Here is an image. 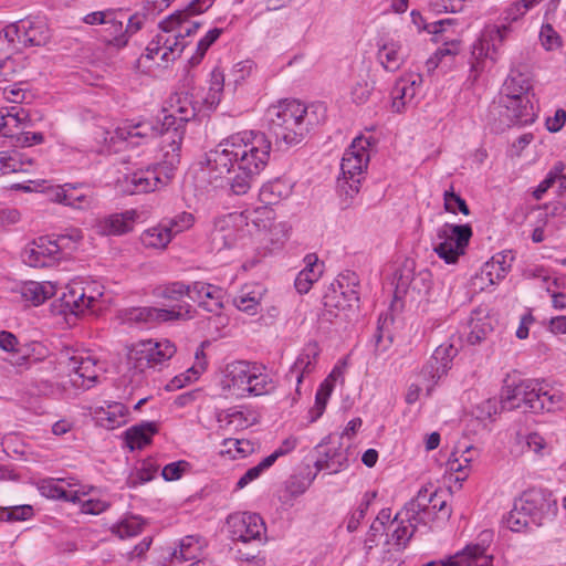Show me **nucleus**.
I'll return each instance as SVG.
<instances>
[{"instance_id":"0eeeda50","label":"nucleus","mask_w":566,"mask_h":566,"mask_svg":"<svg viewBox=\"0 0 566 566\" xmlns=\"http://www.w3.org/2000/svg\"><path fill=\"white\" fill-rule=\"evenodd\" d=\"M472 234V228L469 223L452 224L447 222L437 229L436 237L432 239L433 251L446 263L454 264L460 255L465 253Z\"/></svg>"},{"instance_id":"2eb2a0df","label":"nucleus","mask_w":566,"mask_h":566,"mask_svg":"<svg viewBox=\"0 0 566 566\" xmlns=\"http://www.w3.org/2000/svg\"><path fill=\"white\" fill-rule=\"evenodd\" d=\"M458 25L455 19H443L428 23L424 25V30L436 36V41H443V46L439 48L433 57L427 61L428 71H431L439 66L438 61L449 55H455L459 52L460 42L455 39L444 36V33L449 32L453 27Z\"/></svg>"},{"instance_id":"e2e57ef3","label":"nucleus","mask_w":566,"mask_h":566,"mask_svg":"<svg viewBox=\"0 0 566 566\" xmlns=\"http://www.w3.org/2000/svg\"><path fill=\"white\" fill-rule=\"evenodd\" d=\"M161 43V46L165 50L161 53V60L164 61H168L170 55H172V59H175V52L180 54L186 48V43L181 41L179 34L167 38L163 36Z\"/></svg>"},{"instance_id":"09e8293b","label":"nucleus","mask_w":566,"mask_h":566,"mask_svg":"<svg viewBox=\"0 0 566 566\" xmlns=\"http://www.w3.org/2000/svg\"><path fill=\"white\" fill-rule=\"evenodd\" d=\"M158 467L151 460H145L142 462L140 468L128 475L126 485L130 489H135L140 484L149 482L154 479Z\"/></svg>"},{"instance_id":"5fc2aeb1","label":"nucleus","mask_w":566,"mask_h":566,"mask_svg":"<svg viewBox=\"0 0 566 566\" xmlns=\"http://www.w3.org/2000/svg\"><path fill=\"white\" fill-rule=\"evenodd\" d=\"M376 496H377V492H375V491L367 492L364 494V497H363L359 506L349 516V518L347 521V531L349 533H353L358 528L360 521L364 520L369 506L371 505V503L376 499Z\"/></svg>"},{"instance_id":"a878e982","label":"nucleus","mask_w":566,"mask_h":566,"mask_svg":"<svg viewBox=\"0 0 566 566\" xmlns=\"http://www.w3.org/2000/svg\"><path fill=\"white\" fill-rule=\"evenodd\" d=\"M133 214V211H127L99 219L95 224V231L101 235L124 234L132 230Z\"/></svg>"},{"instance_id":"338daca9","label":"nucleus","mask_w":566,"mask_h":566,"mask_svg":"<svg viewBox=\"0 0 566 566\" xmlns=\"http://www.w3.org/2000/svg\"><path fill=\"white\" fill-rule=\"evenodd\" d=\"M430 507V522L436 518L448 520L451 516V510L448 507L446 499L437 490Z\"/></svg>"},{"instance_id":"bf43d9fd","label":"nucleus","mask_w":566,"mask_h":566,"mask_svg":"<svg viewBox=\"0 0 566 566\" xmlns=\"http://www.w3.org/2000/svg\"><path fill=\"white\" fill-rule=\"evenodd\" d=\"M203 368L190 367L185 373L175 376L167 385L168 391H174L184 388L187 384H190L198 379Z\"/></svg>"},{"instance_id":"0e129e2a","label":"nucleus","mask_w":566,"mask_h":566,"mask_svg":"<svg viewBox=\"0 0 566 566\" xmlns=\"http://www.w3.org/2000/svg\"><path fill=\"white\" fill-rule=\"evenodd\" d=\"M124 10L123 9H106V10H102V11H94V12H90L87 14H85L83 18H82V21L85 23V24H88V25H106L107 22L109 21L108 19H111V15H114V13H123Z\"/></svg>"},{"instance_id":"f704fd0d","label":"nucleus","mask_w":566,"mask_h":566,"mask_svg":"<svg viewBox=\"0 0 566 566\" xmlns=\"http://www.w3.org/2000/svg\"><path fill=\"white\" fill-rule=\"evenodd\" d=\"M481 312H475L470 319V333L468 335V343L470 345H478L482 340L488 339L494 331V319L489 315L480 316Z\"/></svg>"},{"instance_id":"9d476101","label":"nucleus","mask_w":566,"mask_h":566,"mask_svg":"<svg viewBox=\"0 0 566 566\" xmlns=\"http://www.w3.org/2000/svg\"><path fill=\"white\" fill-rule=\"evenodd\" d=\"M195 308L189 303H179L170 308L157 307H134L127 311V319L136 323H163L169 321L190 319L193 317Z\"/></svg>"},{"instance_id":"4be33fe9","label":"nucleus","mask_w":566,"mask_h":566,"mask_svg":"<svg viewBox=\"0 0 566 566\" xmlns=\"http://www.w3.org/2000/svg\"><path fill=\"white\" fill-rule=\"evenodd\" d=\"M32 122L27 109L20 106H11L3 111V122H1L2 136L13 138L20 132L31 127Z\"/></svg>"},{"instance_id":"e433bc0d","label":"nucleus","mask_w":566,"mask_h":566,"mask_svg":"<svg viewBox=\"0 0 566 566\" xmlns=\"http://www.w3.org/2000/svg\"><path fill=\"white\" fill-rule=\"evenodd\" d=\"M41 494L48 499L62 500L65 502H82L77 491L66 490L59 481L53 479L43 480L39 486Z\"/></svg>"},{"instance_id":"052dcab7","label":"nucleus","mask_w":566,"mask_h":566,"mask_svg":"<svg viewBox=\"0 0 566 566\" xmlns=\"http://www.w3.org/2000/svg\"><path fill=\"white\" fill-rule=\"evenodd\" d=\"M273 465V458H264L259 464L247 470V472L237 482V489H243L250 482L258 479L261 473Z\"/></svg>"},{"instance_id":"c03bdc74","label":"nucleus","mask_w":566,"mask_h":566,"mask_svg":"<svg viewBox=\"0 0 566 566\" xmlns=\"http://www.w3.org/2000/svg\"><path fill=\"white\" fill-rule=\"evenodd\" d=\"M377 57L386 71H397L403 60L400 46L395 43L382 45L378 51Z\"/></svg>"},{"instance_id":"5701e85b","label":"nucleus","mask_w":566,"mask_h":566,"mask_svg":"<svg viewBox=\"0 0 566 566\" xmlns=\"http://www.w3.org/2000/svg\"><path fill=\"white\" fill-rule=\"evenodd\" d=\"M319 349L316 343H310L303 352L298 355L295 363L290 368L286 377L292 380L295 379L297 385L302 382L305 375L311 374L315 369L316 359Z\"/></svg>"},{"instance_id":"3c124183","label":"nucleus","mask_w":566,"mask_h":566,"mask_svg":"<svg viewBox=\"0 0 566 566\" xmlns=\"http://www.w3.org/2000/svg\"><path fill=\"white\" fill-rule=\"evenodd\" d=\"M221 33L222 29L213 28L197 43L196 53L188 60L191 67L199 65L208 49L218 40Z\"/></svg>"},{"instance_id":"aec40b11","label":"nucleus","mask_w":566,"mask_h":566,"mask_svg":"<svg viewBox=\"0 0 566 566\" xmlns=\"http://www.w3.org/2000/svg\"><path fill=\"white\" fill-rule=\"evenodd\" d=\"M224 294L220 286L205 282H193L190 300L198 302L199 306L209 313H219L223 307Z\"/></svg>"},{"instance_id":"69168bd1","label":"nucleus","mask_w":566,"mask_h":566,"mask_svg":"<svg viewBox=\"0 0 566 566\" xmlns=\"http://www.w3.org/2000/svg\"><path fill=\"white\" fill-rule=\"evenodd\" d=\"M518 443H524L527 447L528 451H533L535 454L542 455V451L546 447L545 439L538 434L537 432H531L528 434L522 436L517 434Z\"/></svg>"},{"instance_id":"c9c22d12","label":"nucleus","mask_w":566,"mask_h":566,"mask_svg":"<svg viewBox=\"0 0 566 566\" xmlns=\"http://www.w3.org/2000/svg\"><path fill=\"white\" fill-rule=\"evenodd\" d=\"M415 96V80L410 81L407 77H399L391 90L394 112L401 113Z\"/></svg>"},{"instance_id":"c756f323","label":"nucleus","mask_w":566,"mask_h":566,"mask_svg":"<svg viewBox=\"0 0 566 566\" xmlns=\"http://www.w3.org/2000/svg\"><path fill=\"white\" fill-rule=\"evenodd\" d=\"M306 265L297 274L294 286L300 294L307 293L313 283L316 282L322 275V266L317 263V256L315 254H308L304 259Z\"/></svg>"},{"instance_id":"f8f14e48","label":"nucleus","mask_w":566,"mask_h":566,"mask_svg":"<svg viewBox=\"0 0 566 566\" xmlns=\"http://www.w3.org/2000/svg\"><path fill=\"white\" fill-rule=\"evenodd\" d=\"M539 382L533 380H523L520 384L503 388L501 394V410H515L524 408L525 411L533 412L534 399L537 398Z\"/></svg>"},{"instance_id":"dca6fc26","label":"nucleus","mask_w":566,"mask_h":566,"mask_svg":"<svg viewBox=\"0 0 566 566\" xmlns=\"http://www.w3.org/2000/svg\"><path fill=\"white\" fill-rule=\"evenodd\" d=\"M59 364L64 365L70 373H73L72 382L75 386L88 388L90 384L97 379L96 363L91 357H83L76 355L74 350L66 349L61 353Z\"/></svg>"},{"instance_id":"20e7f679","label":"nucleus","mask_w":566,"mask_h":566,"mask_svg":"<svg viewBox=\"0 0 566 566\" xmlns=\"http://www.w3.org/2000/svg\"><path fill=\"white\" fill-rule=\"evenodd\" d=\"M556 500L545 490L531 489L514 500L513 506L504 517L512 532H523L539 527L557 513Z\"/></svg>"},{"instance_id":"9b49d317","label":"nucleus","mask_w":566,"mask_h":566,"mask_svg":"<svg viewBox=\"0 0 566 566\" xmlns=\"http://www.w3.org/2000/svg\"><path fill=\"white\" fill-rule=\"evenodd\" d=\"M227 526L231 539L243 544L261 543L266 530L262 517L255 513L232 514L227 518Z\"/></svg>"},{"instance_id":"b1692460","label":"nucleus","mask_w":566,"mask_h":566,"mask_svg":"<svg viewBox=\"0 0 566 566\" xmlns=\"http://www.w3.org/2000/svg\"><path fill=\"white\" fill-rule=\"evenodd\" d=\"M128 409L122 402H109L106 407L94 409V417L97 423L108 430L120 427L126 423Z\"/></svg>"},{"instance_id":"cd10ccee","label":"nucleus","mask_w":566,"mask_h":566,"mask_svg":"<svg viewBox=\"0 0 566 566\" xmlns=\"http://www.w3.org/2000/svg\"><path fill=\"white\" fill-rule=\"evenodd\" d=\"M158 428L155 422H142L125 431V442L130 451L143 449L151 442V437L157 433Z\"/></svg>"},{"instance_id":"ddd939ff","label":"nucleus","mask_w":566,"mask_h":566,"mask_svg":"<svg viewBox=\"0 0 566 566\" xmlns=\"http://www.w3.org/2000/svg\"><path fill=\"white\" fill-rule=\"evenodd\" d=\"M436 496V490L432 486H422L417 495L405 504L400 512L397 513L394 521L401 518V523H419L428 525L430 523V506Z\"/></svg>"},{"instance_id":"a19ab883","label":"nucleus","mask_w":566,"mask_h":566,"mask_svg":"<svg viewBox=\"0 0 566 566\" xmlns=\"http://www.w3.org/2000/svg\"><path fill=\"white\" fill-rule=\"evenodd\" d=\"M274 388L275 382L273 378L260 367L255 366L254 373L252 374L247 387V392L254 396H261L270 394Z\"/></svg>"},{"instance_id":"39448f33","label":"nucleus","mask_w":566,"mask_h":566,"mask_svg":"<svg viewBox=\"0 0 566 566\" xmlns=\"http://www.w3.org/2000/svg\"><path fill=\"white\" fill-rule=\"evenodd\" d=\"M359 279L353 271L340 273L327 287L323 295L324 310L322 319L333 322L338 317V312L344 313L345 318L359 308Z\"/></svg>"},{"instance_id":"393cba45","label":"nucleus","mask_w":566,"mask_h":566,"mask_svg":"<svg viewBox=\"0 0 566 566\" xmlns=\"http://www.w3.org/2000/svg\"><path fill=\"white\" fill-rule=\"evenodd\" d=\"M325 438L317 447L316 450L321 457L315 461L314 465L317 471L328 470L329 473H337L347 465V455L340 448H328L321 450L327 443Z\"/></svg>"},{"instance_id":"4468645a","label":"nucleus","mask_w":566,"mask_h":566,"mask_svg":"<svg viewBox=\"0 0 566 566\" xmlns=\"http://www.w3.org/2000/svg\"><path fill=\"white\" fill-rule=\"evenodd\" d=\"M492 541V532L483 531L479 535V542L469 544L462 552L449 558V565L444 566H493V556L485 555Z\"/></svg>"},{"instance_id":"ea45409f","label":"nucleus","mask_w":566,"mask_h":566,"mask_svg":"<svg viewBox=\"0 0 566 566\" xmlns=\"http://www.w3.org/2000/svg\"><path fill=\"white\" fill-rule=\"evenodd\" d=\"M202 555L201 538L197 536H186L180 541L179 549L175 551L172 556L180 560H200Z\"/></svg>"},{"instance_id":"a18cd8bd","label":"nucleus","mask_w":566,"mask_h":566,"mask_svg":"<svg viewBox=\"0 0 566 566\" xmlns=\"http://www.w3.org/2000/svg\"><path fill=\"white\" fill-rule=\"evenodd\" d=\"M157 297H163L169 301H180L184 296H192V284H185L182 282H171L159 285L155 290Z\"/></svg>"},{"instance_id":"1a4fd4ad","label":"nucleus","mask_w":566,"mask_h":566,"mask_svg":"<svg viewBox=\"0 0 566 566\" xmlns=\"http://www.w3.org/2000/svg\"><path fill=\"white\" fill-rule=\"evenodd\" d=\"M457 354L458 349L452 344H442L434 349L420 373L427 395H431L438 381L447 375Z\"/></svg>"},{"instance_id":"49530a36","label":"nucleus","mask_w":566,"mask_h":566,"mask_svg":"<svg viewBox=\"0 0 566 566\" xmlns=\"http://www.w3.org/2000/svg\"><path fill=\"white\" fill-rule=\"evenodd\" d=\"M145 521L137 515H130L112 527V532L119 538H129L142 533Z\"/></svg>"},{"instance_id":"37998d69","label":"nucleus","mask_w":566,"mask_h":566,"mask_svg":"<svg viewBox=\"0 0 566 566\" xmlns=\"http://www.w3.org/2000/svg\"><path fill=\"white\" fill-rule=\"evenodd\" d=\"M171 239L172 234L169 230V227H167L164 221L157 227L146 230L142 235L143 243L146 247L157 249L165 248L171 241Z\"/></svg>"},{"instance_id":"f3484780","label":"nucleus","mask_w":566,"mask_h":566,"mask_svg":"<svg viewBox=\"0 0 566 566\" xmlns=\"http://www.w3.org/2000/svg\"><path fill=\"white\" fill-rule=\"evenodd\" d=\"M59 258V247L53 243L50 235L33 240L22 252L23 262L33 268L51 266Z\"/></svg>"},{"instance_id":"4d7b16f0","label":"nucleus","mask_w":566,"mask_h":566,"mask_svg":"<svg viewBox=\"0 0 566 566\" xmlns=\"http://www.w3.org/2000/svg\"><path fill=\"white\" fill-rule=\"evenodd\" d=\"M23 166L24 161L22 160V155L20 153H0V171L2 175L23 171Z\"/></svg>"},{"instance_id":"f03ea898","label":"nucleus","mask_w":566,"mask_h":566,"mask_svg":"<svg viewBox=\"0 0 566 566\" xmlns=\"http://www.w3.org/2000/svg\"><path fill=\"white\" fill-rule=\"evenodd\" d=\"M163 113L165 115L160 123L146 119L127 120L123 126L117 127L109 137L112 143L127 142L132 146H139L161 136L163 161L127 175L126 182L130 186V193H147L167 186L180 163L179 151L186 133V124L195 119L197 115L192 96L185 92L174 93L166 101Z\"/></svg>"},{"instance_id":"473e14b6","label":"nucleus","mask_w":566,"mask_h":566,"mask_svg":"<svg viewBox=\"0 0 566 566\" xmlns=\"http://www.w3.org/2000/svg\"><path fill=\"white\" fill-rule=\"evenodd\" d=\"M193 13H190L188 11V7L185 11H177L169 17H167L165 20H163L159 23V28L166 32L169 33L175 30L176 27L180 28V31L178 32L181 41L184 42L186 36H190L195 34L198 29L201 27L200 22L193 21L189 23V25H184V22H186L187 15H192Z\"/></svg>"},{"instance_id":"603ef678","label":"nucleus","mask_w":566,"mask_h":566,"mask_svg":"<svg viewBox=\"0 0 566 566\" xmlns=\"http://www.w3.org/2000/svg\"><path fill=\"white\" fill-rule=\"evenodd\" d=\"M334 385L325 379L318 387L315 395V406L311 410V421H316L325 411L328 398L333 391Z\"/></svg>"},{"instance_id":"412c9836","label":"nucleus","mask_w":566,"mask_h":566,"mask_svg":"<svg viewBox=\"0 0 566 566\" xmlns=\"http://www.w3.org/2000/svg\"><path fill=\"white\" fill-rule=\"evenodd\" d=\"M369 163V155H344L340 163V170L344 176L345 182L349 187V190H346L347 195L353 196L354 193H358L360 176L364 170L367 168Z\"/></svg>"},{"instance_id":"423d86ee","label":"nucleus","mask_w":566,"mask_h":566,"mask_svg":"<svg viewBox=\"0 0 566 566\" xmlns=\"http://www.w3.org/2000/svg\"><path fill=\"white\" fill-rule=\"evenodd\" d=\"M3 38L12 48L42 46L51 39L48 20L44 15H28L6 25L0 30Z\"/></svg>"},{"instance_id":"774afa93","label":"nucleus","mask_w":566,"mask_h":566,"mask_svg":"<svg viewBox=\"0 0 566 566\" xmlns=\"http://www.w3.org/2000/svg\"><path fill=\"white\" fill-rule=\"evenodd\" d=\"M539 39L546 50H554L560 46L562 41L559 34L551 24H543L539 32Z\"/></svg>"},{"instance_id":"4c0bfd02","label":"nucleus","mask_w":566,"mask_h":566,"mask_svg":"<svg viewBox=\"0 0 566 566\" xmlns=\"http://www.w3.org/2000/svg\"><path fill=\"white\" fill-rule=\"evenodd\" d=\"M537 398L534 399L533 412L538 413L543 411L552 412L560 408L562 394L556 389H544L539 384L537 389Z\"/></svg>"},{"instance_id":"72a5a7b5","label":"nucleus","mask_w":566,"mask_h":566,"mask_svg":"<svg viewBox=\"0 0 566 566\" xmlns=\"http://www.w3.org/2000/svg\"><path fill=\"white\" fill-rule=\"evenodd\" d=\"M56 286L51 282L30 281L22 285L21 295L25 301H30L38 306L55 295Z\"/></svg>"},{"instance_id":"6ab92c4d","label":"nucleus","mask_w":566,"mask_h":566,"mask_svg":"<svg viewBox=\"0 0 566 566\" xmlns=\"http://www.w3.org/2000/svg\"><path fill=\"white\" fill-rule=\"evenodd\" d=\"M431 274L429 271H421L415 273L413 260H406L401 268L396 271V290L397 292H406L408 289L421 292L422 290L428 291L430 287Z\"/></svg>"},{"instance_id":"7c9ffc66","label":"nucleus","mask_w":566,"mask_h":566,"mask_svg":"<svg viewBox=\"0 0 566 566\" xmlns=\"http://www.w3.org/2000/svg\"><path fill=\"white\" fill-rule=\"evenodd\" d=\"M263 289L260 285H244L233 298L234 306L249 314L255 315L260 308Z\"/></svg>"},{"instance_id":"de8ad7c7","label":"nucleus","mask_w":566,"mask_h":566,"mask_svg":"<svg viewBox=\"0 0 566 566\" xmlns=\"http://www.w3.org/2000/svg\"><path fill=\"white\" fill-rule=\"evenodd\" d=\"M32 361L30 371L35 375V379L44 381L45 385H48L49 378H51L56 370V361L52 357L41 356L40 352Z\"/></svg>"},{"instance_id":"864d4df0","label":"nucleus","mask_w":566,"mask_h":566,"mask_svg":"<svg viewBox=\"0 0 566 566\" xmlns=\"http://www.w3.org/2000/svg\"><path fill=\"white\" fill-rule=\"evenodd\" d=\"M148 342L151 346L150 353L153 357H150V360L153 363V367L170 359L176 353L175 345L168 339L160 342H153L151 339H148Z\"/></svg>"},{"instance_id":"680f3d73","label":"nucleus","mask_w":566,"mask_h":566,"mask_svg":"<svg viewBox=\"0 0 566 566\" xmlns=\"http://www.w3.org/2000/svg\"><path fill=\"white\" fill-rule=\"evenodd\" d=\"M195 218L190 212H180L172 218L164 220L165 224L169 227L172 237L184 230L189 229L193 224Z\"/></svg>"},{"instance_id":"f257e3e1","label":"nucleus","mask_w":566,"mask_h":566,"mask_svg":"<svg viewBox=\"0 0 566 566\" xmlns=\"http://www.w3.org/2000/svg\"><path fill=\"white\" fill-rule=\"evenodd\" d=\"M308 107L296 99H284L268 108V135L258 130L233 134L206 155L212 179L227 178L233 195L243 196L256 184L270 160L272 140L275 150L286 151L300 145L318 122L322 105Z\"/></svg>"},{"instance_id":"bb28decb","label":"nucleus","mask_w":566,"mask_h":566,"mask_svg":"<svg viewBox=\"0 0 566 566\" xmlns=\"http://www.w3.org/2000/svg\"><path fill=\"white\" fill-rule=\"evenodd\" d=\"M254 368L255 365H251L244 360L228 364L224 369V377L228 387H234L238 388V390L247 392V387L252 374L254 373Z\"/></svg>"},{"instance_id":"58836bf2","label":"nucleus","mask_w":566,"mask_h":566,"mask_svg":"<svg viewBox=\"0 0 566 566\" xmlns=\"http://www.w3.org/2000/svg\"><path fill=\"white\" fill-rule=\"evenodd\" d=\"M122 13H114L111 15L109 21L106 24L105 32L108 33L109 38L107 39V45L114 46L116 49L125 48L128 44V35L126 32V28L123 25V20L118 18Z\"/></svg>"},{"instance_id":"a211bd4d","label":"nucleus","mask_w":566,"mask_h":566,"mask_svg":"<svg viewBox=\"0 0 566 566\" xmlns=\"http://www.w3.org/2000/svg\"><path fill=\"white\" fill-rule=\"evenodd\" d=\"M55 201L73 209L86 210L95 202L93 189L86 184H64L55 192Z\"/></svg>"},{"instance_id":"13d9d810","label":"nucleus","mask_w":566,"mask_h":566,"mask_svg":"<svg viewBox=\"0 0 566 566\" xmlns=\"http://www.w3.org/2000/svg\"><path fill=\"white\" fill-rule=\"evenodd\" d=\"M444 200V209L448 212L457 213L459 210L464 216L470 214V209L464 199H462L459 195L453 191V187L451 186L449 190H446L443 193Z\"/></svg>"},{"instance_id":"2f4dec72","label":"nucleus","mask_w":566,"mask_h":566,"mask_svg":"<svg viewBox=\"0 0 566 566\" xmlns=\"http://www.w3.org/2000/svg\"><path fill=\"white\" fill-rule=\"evenodd\" d=\"M292 184L283 178H275L260 189V200L265 205H275L292 193Z\"/></svg>"},{"instance_id":"7ed1b4c3","label":"nucleus","mask_w":566,"mask_h":566,"mask_svg":"<svg viewBox=\"0 0 566 566\" xmlns=\"http://www.w3.org/2000/svg\"><path fill=\"white\" fill-rule=\"evenodd\" d=\"M532 88L530 73H509L500 91L499 105L491 111V115H499L494 117L493 130L501 133L535 122L536 113L530 98Z\"/></svg>"},{"instance_id":"79ce46f5","label":"nucleus","mask_w":566,"mask_h":566,"mask_svg":"<svg viewBox=\"0 0 566 566\" xmlns=\"http://www.w3.org/2000/svg\"><path fill=\"white\" fill-rule=\"evenodd\" d=\"M151 346L148 340L140 342L128 353V364L136 370L144 371L146 368L153 367L150 360Z\"/></svg>"},{"instance_id":"8fccbe9b","label":"nucleus","mask_w":566,"mask_h":566,"mask_svg":"<svg viewBox=\"0 0 566 566\" xmlns=\"http://www.w3.org/2000/svg\"><path fill=\"white\" fill-rule=\"evenodd\" d=\"M36 348L43 349L40 345H22L17 352L12 354V358L8 361L22 370H30V366L32 365V360L36 356Z\"/></svg>"},{"instance_id":"c85d7f7f","label":"nucleus","mask_w":566,"mask_h":566,"mask_svg":"<svg viewBox=\"0 0 566 566\" xmlns=\"http://www.w3.org/2000/svg\"><path fill=\"white\" fill-rule=\"evenodd\" d=\"M66 290L67 291L62 294L61 301L64 307L69 308L71 313L78 315L93 306L95 298L93 296H86L82 286L75 284L66 286Z\"/></svg>"},{"instance_id":"6e6d98bb","label":"nucleus","mask_w":566,"mask_h":566,"mask_svg":"<svg viewBox=\"0 0 566 566\" xmlns=\"http://www.w3.org/2000/svg\"><path fill=\"white\" fill-rule=\"evenodd\" d=\"M375 82L369 78L368 74L359 76L352 87V98L356 104L365 103L374 91Z\"/></svg>"},{"instance_id":"6e6552de","label":"nucleus","mask_w":566,"mask_h":566,"mask_svg":"<svg viewBox=\"0 0 566 566\" xmlns=\"http://www.w3.org/2000/svg\"><path fill=\"white\" fill-rule=\"evenodd\" d=\"M510 28H493L474 42L471 51V69L470 71L492 70L499 57L495 42L502 43L509 33Z\"/></svg>"}]
</instances>
